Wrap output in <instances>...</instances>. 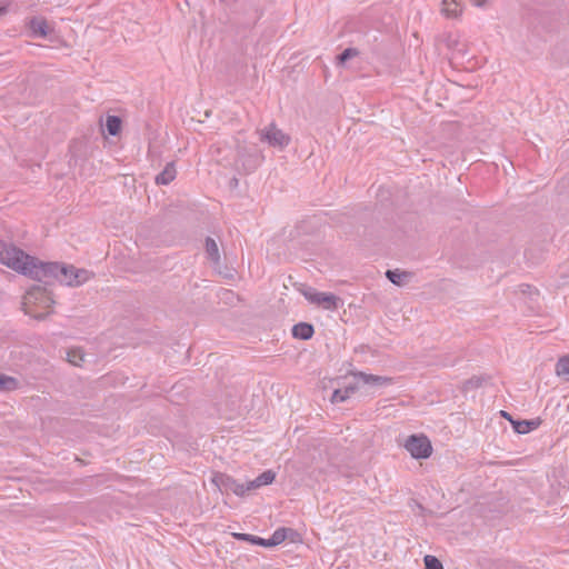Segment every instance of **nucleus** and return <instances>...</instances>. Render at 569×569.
I'll list each match as a JSON object with an SVG mask.
<instances>
[{
  "instance_id": "f257e3e1",
  "label": "nucleus",
  "mask_w": 569,
  "mask_h": 569,
  "mask_svg": "<svg viewBox=\"0 0 569 569\" xmlns=\"http://www.w3.org/2000/svg\"><path fill=\"white\" fill-rule=\"evenodd\" d=\"M0 262L8 268L38 281L50 278L68 287H79L93 276L86 269L59 262H42L26 251H0Z\"/></svg>"
},
{
  "instance_id": "f03ea898",
  "label": "nucleus",
  "mask_w": 569,
  "mask_h": 569,
  "mask_svg": "<svg viewBox=\"0 0 569 569\" xmlns=\"http://www.w3.org/2000/svg\"><path fill=\"white\" fill-rule=\"evenodd\" d=\"M52 303L53 300L49 297L46 289L40 286H34L28 290L22 301L24 312L38 320L44 319L49 315V311L37 312L34 307L39 305L43 308H50Z\"/></svg>"
},
{
  "instance_id": "7ed1b4c3",
  "label": "nucleus",
  "mask_w": 569,
  "mask_h": 569,
  "mask_svg": "<svg viewBox=\"0 0 569 569\" xmlns=\"http://www.w3.org/2000/svg\"><path fill=\"white\" fill-rule=\"evenodd\" d=\"M298 291L311 303L326 310L335 311L341 305V299L330 292H320L312 287L299 284Z\"/></svg>"
},
{
  "instance_id": "20e7f679",
  "label": "nucleus",
  "mask_w": 569,
  "mask_h": 569,
  "mask_svg": "<svg viewBox=\"0 0 569 569\" xmlns=\"http://www.w3.org/2000/svg\"><path fill=\"white\" fill-rule=\"evenodd\" d=\"M405 448L410 452L411 457L415 459H427L432 453L431 442L423 435L410 436L405 443Z\"/></svg>"
},
{
  "instance_id": "39448f33",
  "label": "nucleus",
  "mask_w": 569,
  "mask_h": 569,
  "mask_svg": "<svg viewBox=\"0 0 569 569\" xmlns=\"http://www.w3.org/2000/svg\"><path fill=\"white\" fill-rule=\"evenodd\" d=\"M260 140L268 142L272 147L282 149L290 143V136L286 134L274 123H270L268 127L260 130Z\"/></svg>"
},
{
  "instance_id": "423d86ee",
  "label": "nucleus",
  "mask_w": 569,
  "mask_h": 569,
  "mask_svg": "<svg viewBox=\"0 0 569 569\" xmlns=\"http://www.w3.org/2000/svg\"><path fill=\"white\" fill-rule=\"evenodd\" d=\"M213 482L221 492H233L237 496H244L248 491L246 490V483H240L233 478L219 473L213 478Z\"/></svg>"
},
{
  "instance_id": "0eeeda50",
  "label": "nucleus",
  "mask_w": 569,
  "mask_h": 569,
  "mask_svg": "<svg viewBox=\"0 0 569 569\" xmlns=\"http://www.w3.org/2000/svg\"><path fill=\"white\" fill-rule=\"evenodd\" d=\"M352 376L363 385L375 388H383L392 385V378L389 377L370 375L362 371L353 372Z\"/></svg>"
},
{
  "instance_id": "6e6552de",
  "label": "nucleus",
  "mask_w": 569,
  "mask_h": 569,
  "mask_svg": "<svg viewBox=\"0 0 569 569\" xmlns=\"http://www.w3.org/2000/svg\"><path fill=\"white\" fill-rule=\"evenodd\" d=\"M27 26L31 30L32 34L36 37L44 38L52 31L47 20L41 17L30 18L29 21L27 22Z\"/></svg>"
},
{
  "instance_id": "1a4fd4ad",
  "label": "nucleus",
  "mask_w": 569,
  "mask_h": 569,
  "mask_svg": "<svg viewBox=\"0 0 569 569\" xmlns=\"http://www.w3.org/2000/svg\"><path fill=\"white\" fill-rule=\"evenodd\" d=\"M385 276L395 286L402 287L410 281L413 273L401 269H389L386 271Z\"/></svg>"
},
{
  "instance_id": "9d476101",
  "label": "nucleus",
  "mask_w": 569,
  "mask_h": 569,
  "mask_svg": "<svg viewBox=\"0 0 569 569\" xmlns=\"http://www.w3.org/2000/svg\"><path fill=\"white\" fill-rule=\"evenodd\" d=\"M274 472L271 470H266L261 475H259L256 479L250 480L246 483V490L249 492L251 490L258 489L262 486L270 485L274 480Z\"/></svg>"
},
{
  "instance_id": "9b49d317",
  "label": "nucleus",
  "mask_w": 569,
  "mask_h": 569,
  "mask_svg": "<svg viewBox=\"0 0 569 569\" xmlns=\"http://www.w3.org/2000/svg\"><path fill=\"white\" fill-rule=\"evenodd\" d=\"M208 252V257L207 259L214 266V269L219 272V273H223L226 277H232L233 276V271H234V268H226V271H223L220 267V260H221V253L223 254V259H226V253L227 251H207Z\"/></svg>"
},
{
  "instance_id": "f8f14e48",
  "label": "nucleus",
  "mask_w": 569,
  "mask_h": 569,
  "mask_svg": "<svg viewBox=\"0 0 569 569\" xmlns=\"http://www.w3.org/2000/svg\"><path fill=\"white\" fill-rule=\"evenodd\" d=\"M177 170L173 162L166 164L164 169L156 177L157 184H169L176 179Z\"/></svg>"
},
{
  "instance_id": "ddd939ff",
  "label": "nucleus",
  "mask_w": 569,
  "mask_h": 569,
  "mask_svg": "<svg viewBox=\"0 0 569 569\" xmlns=\"http://www.w3.org/2000/svg\"><path fill=\"white\" fill-rule=\"evenodd\" d=\"M539 426H540L539 419L512 421L513 430L520 435L528 433L531 430L537 429Z\"/></svg>"
},
{
  "instance_id": "4468645a",
  "label": "nucleus",
  "mask_w": 569,
  "mask_h": 569,
  "mask_svg": "<svg viewBox=\"0 0 569 569\" xmlns=\"http://www.w3.org/2000/svg\"><path fill=\"white\" fill-rule=\"evenodd\" d=\"M315 330L312 325L300 322L292 327V336L301 340H308L312 337Z\"/></svg>"
},
{
  "instance_id": "2eb2a0df",
  "label": "nucleus",
  "mask_w": 569,
  "mask_h": 569,
  "mask_svg": "<svg viewBox=\"0 0 569 569\" xmlns=\"http://www.w3.org/2000/svg\"><path fill=\"white\" fill-rule=\"evenodd\" d=\"M441 12L447 18H458L462 12V8L456 0H442Z\"/></svg>"
},
{
  "instance_id": "dca6fc26",
  "label": "nucleus",
  "mask_w": 569,
  "mask_h": 569,
  "mask_svg": "<svg viewBox=\"0 0 569 569\" xmlns=\"http://www.w3.org/2000/svg\"><path fill=\"white\" fill-rule=\"evenodd\" d=\"M18 387L19 381L14 377L0 373V391H13Z\"/></svg>"
},
{
  "instance_id": "f3484780",
  "label": "nucleus",
  "mask_w": 569,
  "mask_h": 569,
  "mask_svg": "<svg viewBox=\"0 0 569 569\" xmlns=\"http://www.w3.org/2000/svg\"><path fill=\"white\" fill-rule=\"evenodd\" d=\"M121 119L117 116H108L106 120V128L111 136H117L121 131Z\"/></svg>"
},
{
  "instance_id": "a211bd4d",
  "label": "nucleus",
  "mask_w": 569,
  "mask_h": 569,
  "mask_svg": "<svg viewBox=\"0 0 569 569\" xmlns=\"http://www.w3.org/2000/svg\"><path fill=\"white\" fill-rule=\"evenodd\" d=\"M288 531H289V529H287V528H278L272 533V536L268 539V545L272 546V547L280 545L281 542H283L286 540Z\"/></svg>"
},
{
  "instance_id": "6ab92c4d",
  "label": "nucleus",
  "mask_w": 569,
  "mask_h": 569,
  "mask_svg": "<svg viewBox=\"0 0 569 569\" xmlns=\"http://www.w3.org/2000/svg\"><path fill=\"white\" fill-rule=\"evenodd\" d=\"M68 361L77 367H80L84 360V353L81 349H71L67 353Z\"/></svg>"
},
{
  "instance_id": "aec40b11",
  "label": "nucleus",
  "mask_w": 569,
  "mask_h": 569,
  "mask_svg": "<svg viewBox=\"0 0 569 569\" xmlns=\"http://www.w3.org/2000/svg\"><path fill=\"white\" fill-rule=\"evenodd\" d=\"M556 373L558 376L569 375V355L561 357L556 365Z\"/></svg>"
},
{
  "instance_id": "412c9836",
  "label": "nucleus",
  "mask_w": 569,
  "mask_h": 569,
  "mask_svg": "<svg viewBox=\"0 0 569 569\" xmlns=\"http://www.w3.org/2000/svg\"><path fill=\"white\" fill-rule=\"evenodd\" d=\"M359 54V51L355 48L346 49L341 54L337 57L338 64H343L347 60L355 58Z\"/></svg>"
},
{
  "instance_id": "4be33fe9",
  "label": "nucleus",
  "mask_w": 569,
  "mask_h": 569,
  "mask_svg": "<svg viewBox=\"0 0 569 569\" xmlns=\"http://www.w3.org/2000/svg\"><path fill=\"white\" fill-rule=\"evenodd\" d=\"M423 560L426 569H443L442 563L435 556L427 555Z\"/></svg>"
},
{
  "instance_id": "5701e85b",
  "label": "nucleus",
  "mask_w": 569,
  "mask_h": 569,
  "mask_svg": "<svg viewBox=\"0 0 569 569\" xmlns=\"http://www.w3.org/2000/svg\"><path fill=\"white\" fill-rule=\"evenodd\" d=\"M348 390H343V389H336L332 393V397H331V402L333 403H338V402H343L348 399Z\"/></svg>"
},
{
  "instance_id": "b1692460",
  "label": "nucleus",
  "mask_w": 569,
  "mask_h": 569,
  "mask_svg": "<svg viewBox=\"0 0 569 569\" xmlns=\"http://www.w3.org/2000/svg\"><path fill=\"white\" fill-rule=\"evenodd\" d=\"M482 383V379L480 377H472L465 382V390L473 389L480 387Z\"/></svg>"
},
{
  "instance_id": "393cba45",
  "label": "nucleus",
  "mask_w": 569,
  "mask_h": 569,
  "mask_svg": "<svg viewBox=\"0 0 569 569\" xmlns=\"http://www.w3.org/2000/svg\"><path fill=\"white\" fill-rule=\"evenodd\" d=\"M233 537L238 540H244V541H249V542H253V537L252 535H249V533H233Z\"/></svg>"
},
{
  "instance_id": "a878e982",
  "label": "nucleus",
  "mask_w": 569,
  "mask_h": 569,
  "mask_svg": "<svg viewBox=\"0 0 569 569\" xmlns=\"http://www.w3.org/2000/svg\"><path fill=\"white\" fill-rule=\"evenodd\" d=\"M10 3V0H0V16H3L7 12Z\"/></svg>"
},
{
  "instance_id": "bb28decb",
  "label": "nucleus",
  "mask_w": 569,
  "mask_h": 569,
  "mask_svg": "<svg viewBox=\"0 0 569 569\" xmlns=\"http://www.w3.org/2000/svg\"><path fill=\"white\" fill-rule=\"evenodd\" d=\"M253 545H259V546H263V547H270L268 545V539H263V538H260V537H253Z\"/></svg>"
},
{
  "instance_id": "cd10ccee",
  "label": "nucleus",
  "mask_w": 569,
  "mask_h": 569,
  "mask_svg": "<svg viewBox=\"0 0 569 569\" xmlns=\"http://www.w3.org/2000/svg\"><path fill=\"white\" fill-rule=\"evenodd\" d=\"M206 249H218L216 241L211 238H207L206 239Z\"/></svg>"
},
{
  "instance_id": "c85d7f7f",
  "label": "nucleus",
  "mask_w": 569,
  "mask_h": 569,
  "mask_svg": "<svg viewBox=\"0 0 569 569\" xmlns=\"http://www.w3.org/2000/svg\"><path fill=\"white\" fill-rule=\"evenodd\" d=\"M358 389L357 385H350L343 388V390H348V397H350L352 393H355Z\"/></svg>"
},
{
  "instance_id": "c756f323",
  "label": "nucleus",
  "mask_w": 569,
  "mask_h": 569,
  "mask_svg": "<svg viewBox=\"0 0 569 569\" xmlns=\"http://www.w3.org/2000/svg\"><path fill=\"white\" fill-rule=\"evenodd\" d=\"M0 249L7 250V249H18V248L12 243L1 242Z\"/></svg>"
},
{
  "instance_id": "7c9ffc66",
  "label": "nucleus",
  "mask_w": 569,
  "mask_h": 569,
  "mask_svg": "<svg viewBox=\"0 0 569 569\" xmlns=\"http://www.w3.org/2000/svg\"><path fill=\"white\" fill-rule=\"evenodd\" d=\"M501 415H502V417H505L506 419H508L511 423H512V421H515V420L512 419V417H511L508 412H506V411H501Z\"/></svg>"
},
{
  "instance_id": "2f4dec72",
  "label": "nucleus",
  "mask_w": 569,
  "mask_h": 569,
  "mask_svg": "<svg viewBox=\"0 0 569 569\" xmlns=\"http://www.w3.org/2000/svg\"><path fill=\"white\" fill-rule=\"evenodd\" d=\"M476 6H482L487 0H471Z\"/></svg>"
}]
</instances>
